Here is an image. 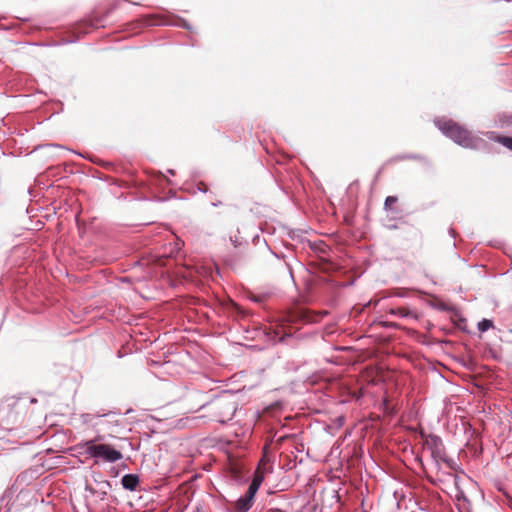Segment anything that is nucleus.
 Instances as JSON below:
<instances>
[{
    "label": "nucleus",
    "mask_w": 512,
    "mask_h": 512,
    "mask_svg": "<svg viewBox=\"0 0 512 512\" xmlns=\"http://www.w3.org/2000/svg\"><path fill=\"white\" fill-rule=\"evenodd\" d=\"M497 142L501 143L503 146L512 150V137L509 136H499L497 138Z\"/></svg>",
    "instance_id": "10"
},
{
    "label": "nucleus",
    "mask_w": 512,
    "mask_h": 512,
    "mask_svg": "<svg viewBox=\"0 0 512 512\" xmlns=\"http://www.w3.org/2000/svg\"><path fill=\"white\" fill-rule=\"evenodd\" d=\"M391 315L399 316V317H411L416 319V313L409 310L407 307H398L392 308L389 310Z\"/></svg>",
    "instance_id": "8"
},
{
    "label": "nucleus",
    "mask_w": 512,
    "mask_h": 512,
    "mask_svg": "<svg viewBox=\"0 0 512 512\" xmlns=\"http://www.w3.org/2000/svg\"><path fill=\"white\" fill-rule=\"evenodd\" d=\"M121 483L125 489L134 491L139 484V478L135 474H126L122 477Z\"/></svg>",
    "instance_id": "6"
},
{
    "label": "nucleus",
    "mask_w": 512,
    "mask_h": 512,
    "mask_svg": "<svg viewBox=\"0 0 512 512\" xmlns=\"http://www.w3.org/2000/svg\"><path fill=\"white\" fill-rule=\"evenodd\" d=\"M251 299H252L253 301H255V302L260 303V302H262V301H263L264 296H254V295H253V296H251Z\"/></svg>",
    "instance_id": "15"
},
{
    "label": "nucleus",
    "mask_w": 512,
    "mask_h": 512,
    "mask_svg": "<svg viewBox=\"0 0 512 512\" xmlns=\"http://www.w3.org/2000/svg\"><path fill=\"white\" fill-rule=\"evenodd\" d=\"M318 318V314H315L306 309H297L291 312L287 317L286 321L289 323H296L298 321L302 322H316Z\"/></svg>",
    "instance_id": "3"
},
{
    "label": "nucleus",
    "mask_w": 512,
    "mask_h": 512,
    "mask_svg": "<svg viewBox=\"0 0 512 512\" xmlns=\"http://www.w3.org/2000/svg\"><path fill=\"white\" fill-rule=\"evenodd\" d=\"M252 503L251 499L243 495L235 502L233 512H247L251 508Z\"/></svg>",
    "instance_id": "7"
},
{
    "label": "nucleus",
    "mask_w": 512,
    "mask_h": 512,
    "mask_svg": "<svg viewBox=\"0 0 512 512\" xmlns=\"http://www.w3.org/2000/svg\"><path fill=\"white\" fill-rule=\"evenodd\" d=\"M493 326V322L489 319H483L478 323V329L481 332H485Z\"/></svg>",
    "instance_id": "11"
},
{
    "label": "nucleus",
    "mask_w": 512,
    "mask_h": 512,
    "mask_svg": "<svg viewBox=\"0 0 512 512\" xmlns=\"http://www.w3.org/2000/svg\"><path fill=\"white\" fill-rule=\"evenodd\" d=\"M233 305H234V307H235L237 310L239 309V307H238V305H237V304H233Z\"/></svg>",
    "instance_id": "18"
},
{
    "label": "nucleus",
    "mask_w": 512,
    "mask_h": 512,
    "mask_svg": "<svg viewBox=\"0 0 512 512\" xmlns=\"http://www.w3.org/2000/svg\"><path fill=\"white\" fill-rule=\"evenodd\" d=\"M397 201H398V198L396 196H388L385 199L384 208L386 210H391L393 208V206L397 203Z\"/></svg>",
    "instance_id": "12"
},
{
    "label": "nucleus",
    "mask_w": 512,
    "mask_h": 512,
    "mask_svg": "<svg viewBox=\"0 0 512 512\" xmlns=\"http://www.w3.org/2000/svg\"><path fill=\"white\" fill-rule=\"evenodd\" d=\"M82 418L85 423H92L95 416L93 414H85L82 416Z\"/></svg>",
    "instance_id": "14"
},
{
    "label": "nucleus",
    "mask_w": 512,
    "mask_h": 512,
    "mask_svg": "<svg viewBox=\"0 0 512 512\" xmlns=\"http://www.w3.org/2000/svg\"><path fill=\"white\" fill-rule=\"evenodd\" d=\"M104 440L102 435H97L93 440L85 443L86 453L91 457L102 459L106 462L114 463L123 458L120 451L111 445L98 443Z\"/></svg>",
    "instance_id": "2"
},
{
    "label": "nucleus",
    "mask_w": 512,
    "mask_h": 512,
    "mask_svg": "<svg viewBox=\"0 0 512 512\" xmlns=\"http://www.w3.org/2000/svg\"><path fill=\"white\" fill-rule=\"evenodd\" d=\"M497 142L501 143L503 146L512 150V137L509 136H499L497 138Z\"/></svg>",
    "instance_id": "9"
},
{
    "label": "nucleus",
    "mask_w": 512,
    "mask_h": 512,
    "mask_svg": "<svg viewBox=\"0 0 512 512\" xmlns=\"http://www.w3.org/2000/svg\"><path fill=\"white\" fill-rule=\"evenodd\" d=\"M283 329H284V334L285 335H288V336L291 335V330L290 329L289 330H286L285 328H283Z\"/></svg>",
    "instance_id": "16"
},
{
    "label": "nucleus",
    "mask_w": 512,
    "mask_h": 512,
    "mask_svg": "<svg viewBox=\"0 0 512 512\" xmlns=\"http://www.w3.org/2000/svg\"><path fill=\"white\" fill-rule=\"evenodd\" d=\"M424 449L429 450L433 458H441L443 454L441 439L437 436H429L424 442Z\"/></svg>",
    "instance_id": "4"
},
{
    "label": "nucleus",
    "mask_w": 512,
    "mask_h": 512,
    "mask_svg": "<svg viewBox=\"0 0 512 512\" xmlns=\"http://www.w3.org/2000/svg\"><path fill=\"white\" fill-rule=\"evenodd\" d=\"M263 478H264L263 473L260 471V468H258L255 472V476H254L251 484L249 485L246 493L244 494L246 497H248V499H251L253 501L254 496L263 481Z\"/></svg>",
    "instance_id": "5"
},
{
    "label": "nucleus",
    "mask_w": 512,
    "mask_h": 512,
    "mask_svg": "<svg viewBox=\"0 0 512 512\" xmlns=\"http://www.w3.org/2000/svg\"><path fill=\"white\" fill-rule=\"evenodd\" d=\"M212 204H213V206H219V205H221V204H222V202H220V201H219V202H217V203H216V202H214V203H212Z\"/></svg>",
    "instance_id": "17"
},
{
    "label": "nucleus",
    "mask_w": 512,
    "mask_h": 512,
    "mask_svg": "<svg viewBox=\"0 0 512 512\" xmlns=\"http://www.w3.org/2000/svg\"><path fill=\"white\" fill-rule=\"evenodd\" d=\"M230 241L235 248L239 247L242 243L241 238L238 236L230 237Z\"/></svg>",
    "instance_id": "13"
},
{
    "label": "nucleus",
    "mask_w": 512,
    "mask_h": 512,
    "mask_svg": "<svg viewBox=\"0 0 512 512\" xmlns=\"http://www.w3.org/2000/svg\"><path fill=\"white\" fill-rule=\"evenodd\" d=\"M436 126L443 134L464 148L479 149L483 143L481 138L472 135L471 132L453 120H438Z\"/></svg>",
    "instance_id": "1"
}]
</instances>
